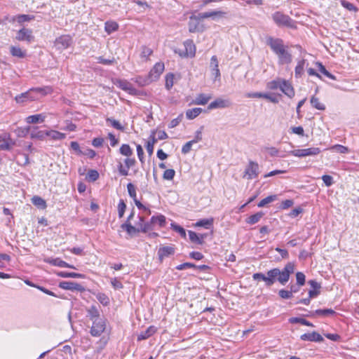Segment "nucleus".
Returning <instances> with one entry per match:
<instances>
[{
	"mask_svg": "<svg viewBox=\"0 0 359 359\" xmlns=\"http://www.w3.org/2000/svg\"><path fill=\"white\" fill-rule=\"evenodd\" d=\"M271 18L273 22L278 27H285L291 29H296V22L290 16L283 13L280 11H276L272 14Z\"/></svg>",
	"mask_w": 359,
	"mask_h": 359,
	"instance_id": "f257e3e1",
	"label": "nucleus"
},
{
	"mask_svg": "<svg viewBox=\"0 0 359 359\" xmlns=\"http://www.w3.org/2000/svg\"><path fill=\"white\" fill-rule=\"evenodd\" d=\"M175 53L181 57H193L196 54V46L192 40L188 39L184 42V48H175Z\"/></svg>",
	"mask_w": 359,
	"mask_h": 359,
	"instance_id": "f03ea898",
	"label": "nucleus"
},
{
	"mask_svg": "<svg viewBox=\"0 0 359 359\" xmlns=\"http://www.w3.org/2000/svg\"><path fill=\"white\" fill-rule=\"evenodd\" d=\"M164 70V64L157 62L150 70L147 78L144 81L142 85H147L153 81H156Z\"/></svg>",
	"mask_w": 359,
	"mask_h": 359,
	"instance_id": "7ed1b4c3",
	"label": "nucleus"
},
{
	"mask_svg": "<svg viewBox=\"0 0 359 359\" xmlns=\"http://www.w3.org/2000/svg\"><path fill=\"white\" fill-rule=\"evenodd\" d=\"M259 175V165L257 162L250 161L246 166L243 177L248 180H252L257 177Z\"/></svg>",
	"mask_w": 359,
	"mask_h": 359,
	"instance_id": "20e7f679",
	"label": "nucleus"
},
{
	"mask_svg": "<svg viewBox=\"0 0 359 359\" xmlns=\"http://www.w3.org/2000/svg\"><path fill=\"white\" fill-rule=\"evenodd\" d=\"M201 20H202L199 15H191L189 18V31L191 33L194 32H202L204 31L205 27L203 24L201 23Z\"/></svg>",
	"mask_w": 359,
	"mask_h": 359,
	"instance_id": "39448f33",
	"label": "nucleus"
},
{
	"mask_svg": "<svg viewBox=\"0 0 359 359\" xmlns=\"http://www.w3.org/2000/svg\"><path fill=\"white\" fill-rule=\"evenodd\" d=\"M105 320L102 318H97L93 320V326L90 330V333L94 337H98L105 330Z\"/></svg>",
	"mask_w": 359,
	"mask_h": 359,
	"instance_id": "423d86ee",
	"label": "nucleus"
},
{
	"mask_svg": "<svg viewBox=\"0 0 359 359\" xmlns=\"http://www.w3.org/2000/svg\"><path fill=\"white\" fill-rule=\"evenodd\" d=\"M41 93V90H30L15 97L18 103H23L27 100H34L39 98L38 95Z\"/></svg>",
	"mask_w": 359,
	"mask_h": 359,
	"instance_id": "0eeeda50",
	"label": "nucleus"
},
{
	"mask_svg": "<svg viewBox=\"0 0 359 359\" xmlns=\"http://www.w3.org/2000/svg\"><path fill=\"white\" fill-rule=\"evenodd\" d=\"M135 159L130 157H127L124 160L125 166H123L121 162H118L117 168L119 174L123 176L128 175V169L133 167L135 165Z\"/></svg>",
	"mask_w": 359,
	"mask_h": 359,
	"instance_id": "6e6552de",
	"label": "nucleus"
},
{
	"mask_svg": "<svg viewBox=\"0 0 359 359\" xmlns=\"http://www.w3.org/2000/svg\"><path fill=\"white\" fill-rule=\"evenodd\" d=\"M274 273L271 272V270H269L266 275L262 273H256L252 276V278L255 280H262L265 283V285L268 287H270L273 285L272 278L274 277Z\"/></svg>",
	"mask_w": 359,
	"mask_h": 359,
	"instance_id": "1a4fd4ad",
	"label": "nucleus"
},
{
	"mask_svg": "<svg viewBox=\"0 0 359 359\" xmlns=\"http://www.w3.org/2000/svg\"><path fill=\"white\" fill-rule=\"evenodd\" d=\"M271 272L274 273V277L272 278L273 284L277 280L280 284L285 285L290 278L288 273H286L284 271H280L278 268L271 269Z\"/></svg>",
	"mask_w": 359,
	"mask_h": 359,
	"instance_id": "9d476101",
	"label": "nucleus"
},
{
	"mask_svg": "<svg viewBox=\"0 0 359 359\" xmlns=\"http://www.w3.org/2000/svg\"><path fill=\"white\" fill-rule=\"evenodd\" d=\"M15 39L20 41L31 42L34 39L32 31L27 28H21L16 34Z\"/></svg>",
	"mask_w": 359,
	"mask_h": 359,
	"instance_id": "9b49d317",
	"label": "nucleus"
},
{
	"mask_svg": "<svg viewBox=\"0 0 359 359\" xmlns=\"http://www.w3.org/2000/svg\"><path fill=\"white\" fill-rule=\"evenodd\" d=\"M266 43L270 46L271 50L277 54L278 52L285 48L283 41L280 39H274L273 37H269L266 39Z\"/></svg>",
	"mask_w": 359,
	"mask_h": 359,
	"instance_id": "f8f14e48",
	"label": "nucleus"
},
{
	"mask_svg": "<svg viewBox=\"0 0 359 359\" xmlns=\"http://www.w3.org/2000/svg\"><path fill=\"white\" fill-rule=\"evenodd\" d=\"M231 105V102L229 99L217 98L215 101L210 103L208 109L211 110L214 109L227 108Z\"/></svg>",
	"mask_w": 359,
	"mask_h": 359,
	"instance_id": "ddd939ff",
	"label": "nucleus"
},
{
	"mask_svg": "<svg viewBox=\"0 0 359 359\" xmlns=\"http://www.w3.org/2000/svg\"><path fill=\"white\" fill-rule=\"evenodd\" d=\"M72 43V39L69 35H63L56 39L55 45L58 49H66Z\"/></svg>",
	"mask_w": 359,
	"mask_h": 359,
	"instance_id": "4468645a",
	"label": "nucleus"
},
{
	"mask_svg": "<svg viewBox=\"0 0 359 359\" xmlns=\"http://www.w3.org/2000/svg\"><path fill=\"white\" fill-rule=\"evenodd\" d=\"M59 287L67 290L71 291H79L83 292L84 291V287L80 285L79 283H75V282H71V281H62L60 282L59 284Z\"/></svg>",
	"mask_w": 359,
	"mask_h": 359,
	"instance_id": "2eb2a0df",
	"label": "nucleus"
},
{
	"mask_svg": "<svg viewBox=\"0 0 359 359\" xmlns=\"http://www.w3.org/2000/svg\"><path fill=\"white\" fill-rule=\"evenodd\" d=\"M300 339L303 341L321 342L323 341V337L316 332L311 333H305L302 334Z\"/></svg>",
	"mask_w": 359,
	"mask_h": 359,
	"instance_id": "dca6fc26",
	"label": "nucleus"
},
{
	"mask_svg": "<svg viewBox=\"0 0 359 359\" xmlns=\"http://www.w3.org/2000/svg\"><path fill=\"white\" fill-rule=\"evenodd\" d=\"M276 55L278 57L279 63L281 65L289 64L292 62V55L286 50L285 48H283Z\"/></svg>",
	"mask_w": 359,
	"mask_h": 359,
	"instance_id": "f3484780",
	"label": "nucleus"
},
{
	"mask_svg": "<svg viewBox=\"0 0 359 359\" xmlns=\"http://www.w3.org/2000/svg\"><path fill=\"white\" fill-rule=\"evenodd\" d=\"M280 89L283 93L290 97H292L294 95V90L292 85L285 80L282 81Z\"/></svg>",
	"mask_w": 359,
	"mask_h": 359,
	"instance_id": "a211bd4d",
	"label": "nucleus"
},
{
	"mask_svg": "<svg viewBox=\"0 0 359 359\" xmlns=\"http://www.w3.org/2000/svg\"><path fill=\"white\" fill-rule=\"evenodd\" d=\"M116 84L122 90L128 91L130 94H135L136 90L132 86V85L124 80H118Z\"/></svg>",
	"mask_w": 359,
	"mask_h": 359,
	"instance_id": "6ab92c4d",
	"label": "nucleus"
},
{
	"mask_svg": "<svg viewBox=\"0 0 359 359\" xmlns=\"http://www.w3.org/2000/svg\"><path fill=\"white\" fill-rule=\"evenodd\" d=\"M34 18V16L30 15H25V14L18 15H15V16L12 17V18L10 20V22H17L18 23L21 25L25 22H29V21L33 20Z\"/></svg>",
	"mask_w": 359,
	"mask_h": 359,
	"instance_id": "aec40b11",
	"label": "nucleus"
},
{
	"mask_svg": "<svg viewBox=\"0 0 359 359\" xmlns=\"http://www.w3.org/2000/svg\"><path fill=\"white\" fill-rule=\"evenodd\" d=\"M210 67L212 68V74L215 75V79L220 76V72L219 69V63L217 58L215 55H213L210 60Z\"/></svg>",
	"mask_w": 359,
	"mask_h": 359,
	"instance_id": "412c9836",
	"label": "nucleus"
},
{
	"mask_svg": "<svg viewBox=\"0 0 359 359\" xmlns=\"http://www.w3.org/2000/svg\"><path fill=\"white\" fill-rule=\"evenodd\" d=\"M212 98L211 95H205L203 93L198 94L195 100H194V103L195 104H201L205 105L206 104L208 101Z\"/></svg>",
	"mask_w": 359,
	"mask_h": 359,
	"instance_id": "4be33fe9",
	"label": "nucleus"
},
{
	"mask_svg": "<svg viewBox=\"0 0 359 359\" xmlns=\"http://www.w3.org/2000/svg\"><path fill=\"white\" fill-rule=\"evenodd\" d=\"M174 253V248L172 246H163L158 250V254L159 258L162 259L165 257H168Z\"/></svg>",
	"mask_w": 359,
	"mask_h": 359,
	"instance_id": "5701e85b",
	"label": "nucleus"
},
{
	"mask_svg": "<svg viewBox=\"0 0 359 359\" xmlns=\"http://www.w3.org/2000/svg\"><path fill=\"white\" fill-rule=\"evenodd\" d=\"M4 143L0 144V150H11L15 142L10 138L9 135L3 137Z\"/></svg>",
	"mask_w": 359,
	"mask_h": 359,
	"instance_id": "b1692460",
	"label": "nucleus"
},
{
	"mask_svg": "<svg viewBox=\"0 0 359 359\" xmlns=\"http://www.w3.org/2000/svg\"><path fill=\"white\" fill-rule=\"evenodd\" d=\"M226 14L225 12L223 11H211V12H205L199 13V16L201 19L208 18H215V17H223Z\"/></svg>",
	"mask_w": 359,
	"mask_h": 359,
	"instance_id": "393cba45",
	"label": "nucleus"
},
{
	"mask_svg": "<svg viewBox=\"0 0 359 359\" xmlns=\"http://www.w3.org/2000/svg\"><path fill=\"white\" fill-rule=\"evenodd\" d=\"M213 222H214L213 218L203 219H201V220L198 221L195 224V226H200V227L201 226V227H204L207 229H209L211 227H212Z\"/></svg>",
	"mask_w": 359,
	"mask_h": 359,
	"instance_id": "a878e982",
	"label": "nucleus"
},
{
	"mask_svg": "<svg viewBox=\"0 0 359 359\" xmlns=\"http://www.w3.org/2000/svg\"><path fill=\"white\" fill-rule=\"evenodd\" d=\"M10 51H11V54L14 57H17L19 58H24L26 56L25 51L22 50L18 46H11Z\"/></svg>",
	"mask_w": 359,
	"mask_h": 359,
	"instance_id": "bb28decb",
	"label": "nucleus"
},
{
	"mask_svg": "<svg viewBox=\"0 0 359 359\" xmlns=\"http://www.w3.org/2000/svg\"><path fill=\"white\" fill-rule=\"evenodd\" d=\"M306 65V60L302 59L298 61L297 65L295 67V76L297 78L302 77L304 72V67Z\"/></svg>",
	"mask_w": 359,
	"mask_h": 359,
	"instance_id": "cd10ccee",
	"label": "nucleus"
},
{
	"mask_svg": "<svg viewBox=\"0 0 359 359\" xmlns=\"http://www.w3.org/2000/svg\"><path fill=\"white\" fill-rule=\"evenodd\" d=\"M156 328L154 326H150L144 332H142L137 337V340L141 341L146 339L156 332Z\"/></svg>",
	"mask_w": 359,
	"mask_h": 359,
	"instance_id": "c85d7f7f",
	"label": "nucleus"
},
{
	"mask_svg": "<svg viewBox=\"0 0 359 359\" xmlns=\"http://www.w3.org/2000/svg\"><path fill=\"white\" fill-rule=\"evenodd\" d=\"M153 50L145 46L141 47V53L140 57L142 61H147L149 60V57L152 54Z\"/></svg>",
	"mask_w": 359,
	"mask_h": 359,
	"instance_id": "c756f323",
	"label": "nucleus"
},
{
	"mask_svg": "<svg viewBox=\"0 0 359 359\" xmlns=\"http://www.w3.org/2000/svg\"><path fill=\"white\" fill-rule=\"evenodd\" d=\"M44 116L42 114H35L27 117L26 121L28 123H36L43 122Z\"/></svg>",
	"mask_w": 359,
	"mask_h": 359,
	"instance_id": "7c9ffc66",
	"label": "nucleus"
},
{
	"mask_svg": "<svg viewBox=\"0 0 359 359\" xmlns=\"http://www.w3.org/2000/svg\"><path fill=\"white\" fill-rule=\"evenodd\" d=\"M48 262H50V264L55 265V266H60V267H66V268H70V269H75V267L72 265H70L69 264H67V262L57 258V259H53L51 260H48Z\"/></svg>",
	"mask_w": 359,
	"mask_h": 359,
	"instance_id": "2f4dec72",
	"label": "nucleus"
},
{
	"mask_svg": "<svg viewBox=\"0 0 359 359\" xmlns=\"http://www.w3.org/2000/svg\"><path fill=\"white\" fill-rule=\"evenodd\" d=\"M46 137L53 140H62L65 137V134L55 130L46 131Z\"/></svg>",
	"mask_w": 359,
	"mask_h": 359,
	"instance_id": "473e14b6",
	"label": "nucleus"
},
{
	"mask_svg": "<svg viewBox=\"0 0 359 359\" xmlns=\"http://www.w3.org/2000/svg\"><path fill=\"white\" fill-rule=\"evenodd\" d=\"M202 111L201 108H194L188 109L186 112L187 118L189 119H194L197 117Z\"/></svg>",
	"mask_w": 359,
	"mask_h": 359,
	"instance_id": "72a5a7b5",
	"label": "nucleus"
},
{
	"mask_svg": "<svg viewBox=\"0 0 359 359\" xmlns=\"http://www.w3.org/2000/svg\"><path fill=\"white\" fill-rule=\"evenodd\" d=\"M57 275L62 278H83L85 276L81 273H77L74 272H64L61 271L57 273Z\"/></svg>",
	"mask_w": 359,
	"mask_h": 359,
	"instance_id": "f704fd0d",
	"label": "nucleus"
},
{
	"mask_svg": "<svg viewBox=\"0 0 359 359\" xmlns=\"http://www.w3.org/2000/svg\"><path fill=\"white\" fill-rule=\"evenodd\" d=\"M119 151L122 155L126 157H130L133 154L132 149L127 144H122L121 147H120Z\"/></svg>",
	"mask_w": 359,
	"mask_h": 359,
	"instance_id": "c9c22d12",
	"label": "nucleus"
},
{
	"mask_svg": "<svg viewBox=\"0 0 359 359\" xmlns=\"http://www.w3.org/2000/svg\"><path fill=\"white\" fill-rule=\"evenodd\" d=\"M289 322L290 323H300L302 325H306V326H309V327H313V325L310 323L309 321L305 320L304 318H296V317H293V318H291L289 319Z\"/></svg>",
	"mask_w": 359,
	"mask_h": 359,
	"instance_id": "e433bc0d",
	"label": "nucleus"
},
{
	"mask_svg": "<svg viewBox=\"0 0 359 359\" xmlns=\"http://www.w3.org/2000/svg\"><path fill=\"white\" fill-rule=\"evenodd\" d=\"M263 215H264V213L262 212H257L256 214L250 216L247 219V222L250 224H256L257 222H258L260 220V219L263 217Z\"/></svg>",
	"mask_w": 359,
	"mask_h": 359,
	"instance_id": "4c0bfd02",
	"label": "nucleus"
},
{
	"mask_svg": "<svg viewBox=\"0 0 359 359\" xmlns=\"http://www.w3.org/2000/svg\"><path fill=\"white\" fill-rule=\"evenodd\" d=\"M32 202L35 206H36L39 208H45V201L38 196H33L32 198Z\"/></svg>",
	"mask_w": 359,
	"mask_h": 359,
	"instance_id": "58836bf2",
	"label": "nucleus"
},
{
	"mask_svg": "<svg viewBox=\"0 0 359 359\" xmlns=\"http://www.w3.org/2000/svg\"><path fill=\"white\" fill-rule=\"evenodd\" d=\"M104 28H105V31L108 34H111V32L118 29V25L116 22L109 21V22H107L105 23Z\"/></svg>",
	"mask_w": 359,
	"mask_h": 359,
	"instance_id": "ea45409f",
	"label": "nucleus"
},
{
	"mask_svg": "<svg viewBox=\"0 0 359 359\" xmlns=\"http://www.w3.org/2000/svg\"><path fill=\"white\" fill-rule=\"evenodd\" d=\"M311 105L318 110H325V105L321 103L318 97L313 96L311 99Z\"/></svg>",
	"mask_w": 359,
	"mask_h": 359,
	"instance_id": "a19ab883",
	"label": "nucleus"
},
{
	"mask_svg": "<svg viewBox=\"0 0 359 359\" xmlns=\"http://www.w3.org/2000/svg\"><path fill=\"white\" fill-rule=\"evenodd\" d=\"M151 223L158 224V225L162 227L165 225V216L160 215L158 216H153L151 217Z\"/></svg>",
	"mask_w": 359,
	"mask_h": 359,
	"instance_id": "79ce46f5",
	"label": "nucleus"
},
{
	"mask_svg": "<svg viewBox=\"0 0 359 359\" xmlns=\"http://www.w3.org/2000/svg\"><path fill=\"white\" fill-rule=\"evenodd\" d=\"M316 65L318 66V70L322 73L325 76H326L327 77L331 79L332 80H336V77L330 74L326 69L325 67L322 65V63L320 62H317L316 63Z\"/></svg>",
	"mask_w": 359,
	"mask_h": 359,
	"instance_id": "37998d69",
	"label": "nucleus"
},
{
	"mask_svg": "<svg viewBox=\"0 0 359 359\" xmlns=\"http://www.w3.org/2000/svg\"><path fill=\"white\" fill-rule=\"evenodd\" d=\"M277 198L276 195H271L266 197L265 198L262 199L259 203L258 207L262 208L265 206L266 205L274 201Z\"/></svg>",
	"mask_w": 359,
	"mask_h": 359,
	"instance_id": "c03bdc74",
	"label": "nucleus"
},
{
	"mask_svg": "<svg viewBox=\"0 0 359 359\" xmlns=\"http://www.w3.org/2000/svg\"><path fill=\"white\" fill-rule=\"evenodd\" d=\"M189 239L192 243L202 245V238H200L199 235L196 233L189 231Z\"/></svg>",
	"mask_w": 359,
	"mask_h": 359,
	"instance_id": "a18cd8bd",
	"label": "nucleus"
},
{
	"mask_svg": "<svg viewBox=\"0 0 359 359\" xmlns=\"http://www.w3.org/2000/svg\"><path fill=\"white\" fill-rule=\"evenodd\" d=\"M121 228L125 229L129 234L139 232L140 229L134 227L130 223L126 222L121 225Z\"/></svg>",
	"mask_w": 359,
	"mask_h": 359,
	"instance_id": "49530a36",
	"label": "nucleus"
},
{
	"mask_svg": "<svg viewBox=\"0 0 359 359\" xmlns=\"http://www.w3.org/2000/svg\"><path fill=\"white\" fill-rule=\"evenodd\" d=\"M292 292H296V290H292V287H291L290 291L280 290L278 292L279 296L283 299H290L292 297Z\"/></svg>",
	"mask_w": 359,
	"mask_h": 359,
	"instance_id": "de8ad7c7",
	"label": "nucleus"
},
{
	"mask_svg": "<svg viewBox=\"0 0 359 359\" xmlns=\"http://www.w3.org/2000/svg\"><path fill=\"white\" fill-rule=\"evenodd\" d=\"M99 177V173L95 170H90L88 171L86 178L90 182L96 181Z\"/></svg>",
	"mask_w": 359,
	"mask_h": 359,
	"instance_id": "09e8293b",
	"label": "nucleus"
},
{
	"mask_svg": "<svg viewBox=\"0 0 359 359\" xmlns=\"http://www.w3.org/2000/svg\"><path fill=\"white\" fill-rule=\"evenodd\" d=\"M106 121L107 123H110L114 128L121 131L124 130V127L122 126L118 121L113 119L112 118H107Z\"/></svg>",
	"mask_w": 359,
	"mask_h": 359,
	"instance_id": "8fccbe9b",
	"label": "nucleus"
},
{
	"mask_svg": "<svg viewBox=\"0 0 359 359\" xmlns=\"http://www.w3.org/2000/svg\"><path fill=\"white\" fill-rule=\"evenodd\" d=\"M331 149L339 154H346L348 152V149L346 147L340 144L333 146Z\"/></svg>",
	"mask_w": 359,
	"mask_h": 359,
	"instance_id": "3c124183",
	"label": "nucleus"
},
{
	"mask_svg": "<svg viewBox=\"0 0 359 359\" xmlns=\"http://www.w3.org/2000/svg\"><path fill=\"white\" fill-rule=\"evenodd\" d=\"M175 175V171L173 169L165 170L163 175V178L166 180H172Z\"/></svg>",
	"mask_w": 359,
	"mask_h": 359,
	"instance_id": "603ef678",
	"label": "nucleus"
},
{
	"mask_svg": "<svg viewBox=\"0 0 359 359\" xmlns=\"http://www.w3.org/2000/svg\"><path fill=\"white\" fill-rule=\"evenodd\" d=\"M305 152V156H315L318 154L320 152V150L319 148L317 147H311L308 149H304Z\"/></svg>",
	"mask_w": 359,
	"mask_h": 359,
	"instance_id": "864d4df0",
	"label": "nucleus"
},
{
	"mask_svg": "<svg viewBox=\"0 0 359 359\" xmlns=\"http://www.w3.org/2000/svg\"><path fill=\"white\" fill-rule=\"evenodd\" d=\"M317 315L320 316H328V315H333L335 313L334 311L331 309H318L316 310L314 313Z\"/></svg>",
	"mask_w": 359,
	"mask_h": 359,
	"instance_id": "5fc2aeb1",
	"label": "nucleus"
},
{
	"mask_svg": "<svg viewBox=\"0 0 359 359\" xmlns=\"http://www.w3.org/2000/svg\"><path fill=\"white\" fill-rule=\"evenodd\" d=\"M97 298L99 300V302L104 306L108 305V304L109 303V299L105 294L99 293L97 295Z\"/></svg>",
	"mask_w": 359,
	"mask_h": 359,
	"instance_id": "6e6d98bb",
	"label": "nucleus"
},
{
	"mask_svg": "<svg viewBox=\"0 0 359 359\" xmlns=\"http://www.w3.org/2000/svg\"><path fill=\"white\" fill-rule=\"evenodd\" d=\"M127 189H128V192L129 196L133 199L137 198L136 189H135V186L132 183H128V184Z\"/></svg>",
	"mask_w": 359,
	"mask_h": 359,
	"instance_id": "4d7b16f0",
	"label": "nucleus"
},
{
	"mask_svg": "<svg viewBox=\"0 0 359 359\" xmlns=\"http://www.w3.org/2000/svg\"><path fill=\"white\" fill-rule=\"evenodd\" d=\"M341 4L343 7L346 8L347 10L350 11H356L357 8L354 6V5L346 0H341Z\"/></svg>",
	"mask_w": 359,
	"mask_h": 359,
	"instance_id": "13d9d810",
	"label": "nucleus"
},
{
	"mask_svg": "<svg viewBox=\"0 0 359 359\" xmlns=\"http://www.w3.org/2000/svg\"><path fill=\"white\" fill-rule=\"evenodd\" d=\"M171 226L172 229L174 231L178 232L181 235V236H182L183 238L186 237V231L182 226L175 224H171Z\"/></svg>",
	"mask_w": 359,
	"mask_h": 359,
	"instance_id": "bf43d9fd",
	"label": "nucleus"
},
{
	"mask_svg": "<svg viewBox=\"0 0 359 359\" xmlns=\"http://www.w3.org/2000/svg\"><path fill=\"white\" fill-rule=\"evenodd\" d=\"M111 284L114 290H119L123 287V284L116 278L111 279Z\"/></svg>",
	"mask_w": 359,
	"mask_h": 359,
	"instance_id": "052dcab7",
	"label": "nucleus"
},
{
	"mask_svg": "<svg viewBox=\"0 0 359 359\" xmlns=\"http://www.w3.org/2000/svg\"><path fill=\"white\" fill-rule=\"evenodd\" d=\"M174 75L172 74L166 76L165 87L168 90H170L173 86Z\"/></svg>",
	"mask_w": 359,
	"mask_h": 359,
	"instance_id": "680f3d73",
	"label": "nucleus"
},
{
	"mask_svg": "<svg viewBox=\"0 0 359 359\" xmlns=\"http://www.w3.org/2000/svg\"><path fill=\"white\" fill-rule=\"evenodd\" d=\"M126 208V205L124 203L123 200H121L118 205V216L119 217H122L124 215L125 210Z\"/></svg>",
	"mask_w": 359,
	"mask_h": 359,
	"instance_id": "e2e57ef3",
	"label": "nucleus"
},
{
	"mask_svg": "<svg viewBox=\"0 0 359 359\" xmlns=\"http://www.w3.org/2000/svg\"><path fill=\"white\" fill-rule=\"evenodd\" d=\"M44 133L43 131H37L36 128H32L31 131V137L32 138L42 139Z\"/></svg>",
	"mask_w": 359,
	"mask_h": 359,
	"instance_id": "0e129e2a",
	"label": "nucleus"
},
{
	"mask_svg": "<svg viewBox=\"0 0 359 359\" xmlns=\"http://www.w3.org/2000/svg\"><path fill=\"white\" fill-rule=\"evenodd\" d=\"M297 283L299 285H303L305 283V275L302 272L296 273Z\"/></svg>",
	"mask_w": 359,
	"mask_h": 359,
	"instance_id": "69168bd1",
	"label": "nucleus"
},
{
	"mask_svg": "<svg viewBox=\"0 0 359 359\" xmlns=\"http://www.w3.org/2000/svg\"><path fill=\"white\" fill-rule=\"evenodd\" d=\"M281 83H282L281 80L272 81L268 83V87H269V88H270L271 90H275L278 88H280Z\"/></svg>",
	"mask_w": 359,
	"mask_h": 359,
	"instance_id": "338daca9",
	"label": "nucleus"
},
{
	"mask_svg": "<svg viewBox=\"0 0 359 359\" xmlns=\"http://www.w3.org/2000/svg\"><path fill=\"white\" fill-rule=\"evenodd\" d=\"M88 313L92 320L97 318H100L97 309L93 306L88 310Z\"/></svg>",
	"mask_w": 359,
	"mask_h": 359,
	"instance_id": "774afa93",
	"label": "nucleus"
}]
</instances>
